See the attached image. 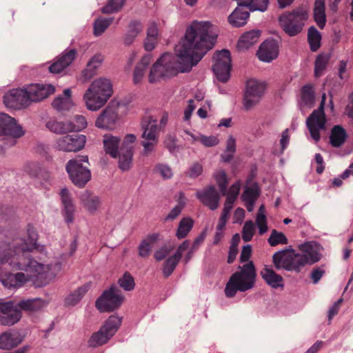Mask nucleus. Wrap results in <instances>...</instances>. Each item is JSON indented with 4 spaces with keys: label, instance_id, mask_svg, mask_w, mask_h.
Here are the masks:
<instances>
[{
    "label": "nucleus",
    "instance_id": "nucleus-1",
    "mask_svg": "<svg viewBox=\"0 0 353 353\" xmlns=\"http://www.w3.org/2000/svg\"><path fill=\"white\" fill-rule=\"evenodd\" d=\"M216 37V28L210 22H193L184 38L176 46L179 60L171 53L162 54L152 65L148 81L155 83L179 72L190 70L214 46Z\"/></svg>",
    "mask_w": 353,
    "mask_h": 353
},
{
    "label": "nucleus",
    "instance_id": "nucleus-2",
    "mask_svg": "<svg viewBox=\"0 0 353 353\" xmlns=\"http://www.w3.org/2000/svg\"><path fill=\"white\" fill-rule=\"evenodd\" d=\"M27 240L15 238L11 241H0V264H7L13 270L29 272L31 276L48 282L53 279L61 270L59 262L46 264L29 256L34 250L43 252V245L37 243L38 234L32 225L26 230Z\"/></svg>",
    "mask_w": 353,
    "mask_h": 353
},
{
    "label": "nucleus",
    "instance_id": "nucleus-3",
    "mask_svg": "<svg viewBox=\"0 0 353 353\" xmlns=\"http://www.w3.org/2000/svg\"><path fill=\"white\" fill-rule=\"evenodd\" d=\"M302 253L293 249H284L275 252L272 256L276 269H284L296 274L302 272L307 265H313L321 259V245L315 241H308L299 245Z\"/></svg>",
    "mask_w": 353,
    "mask_h": 353
},
{
    "label": "nucleus",
    "instance_id": "nucleus-4",
    "mask_svg": "<svg viewBox=\"0 0 353 353\" xmlns=\"http://www.w3.org/2000/svg\"><path fill=\"white\" fill-rule=\"evenodd\" d=\"M252 252V248L250 245L243 247L240 262L245 263L242 266H239V271L234 273L230 278L225 288V294L227 297L234 296L237 291L245 292L253 288L256 271L254 265L252 261H248Z\"/></svg>",
    "mask_w": 353,
    "mask_h": 353
},
{
    "label": "nucleus",
    "instance_id": "nucleus-5",
    "mask_svg": "<svg viewBox=\"0 0 353 353\" xmlns=\"http://www.w3.org/2000/svg\"><path fill=\"white\" fill-rule=\"evenodd\" d=\"M127 103L114 99L100 113L95 121V126L101 129H114L121 117L127 114Z\"/></svg>",
    "mask_w": 353,
    "mask_h": 353
},
{
    "label": "nucleus",
    "instance_id": "nucleus-6",
    "mask_svg": "<svg viewBox=\"0 0 353 353\" xmlns=\"http://www.w3.org/2000/svg\"><path fill=\"white\" fill-rule=\"evenodd\" d=\"M308 14L305 9L302 7L293 10L291 12H286L279 17V23L283 31L290 37L299 34L303 28Z\"/></svg>",
    "mask_w": 353,
    "mask_h": 353
},
{
    "label": "nucleus",
    "instance_id": "nucleus-7",
    "mask_svg": "<svg viewBox=\"0 0 353 353\" xmlns=\"http://www.w3.org/2000/svg\"><path fill=\"white\" fill-rule=\"evenodd\" d=\"M83 163H88L87 156L71 159L65 165L70 179L78 188H83L91 179L90 170Z\"/></svg>",
    "mask_w": 353,
    "mask_h": 353
},
{
    "label": "nucleus",
    "instance_id": "nucleus-8",
    "mask_svg": "<svg viewBox=\"0 0 353 353\" xmlns=\"http://www.w3.org/2000/svg\"><path fill=\"white\" fill-rule=\"evenodd\" d=\"M141 129L143 130L141 137V145L143 147L141 155L148 157L155 150L159 143V128L157 120L150 118L147 123H142Z\"/></svg>",
    "mask_w": 353,
    "mask_h": 353
},
{
    "label": "nucleus",
    "instance_id": "nucleus-9",
    "mask_svg": "<svg viewBox=\"0 0 353 353\" xmlns=\"http://www.w3.org/2000/svg\"><path fill=\"white\" fill-rule=\"evenodd\" d=\"M121 323V318L110 316L100 330L92 334L88 341L90 347H98L106 343L116 333Z\"/></svg>",
    "mask_w": 353,
    "mask_h": 353
},
{
    "label": "nucleus",
    "instance_id": "nucleus-10",
    "mask_svg": "<svg viewBox=\"0 0 353 353\" xmlns=\"http://www.w3.org/2000/svg\"><path fill=\"white\" fill-rule=\"evenodd\" d=\"M24 134L22 126L14 118L5 113L0 114V137H5L7 145H15L17 139Z\"/></svg>",
    "mask_w": 353,
    "mask_h": 353
},
{
    "label": "nucleus",
    "instance_id": "nucleus-11",
    "mask_svg": "<svg viewBox=\"0 0 353 353\" xmlns=\"http://www.w3.org/2000/svg\"><path fill=\"white\" fill-rule=\"evenodd\" d=\"M123 301L124 296L120 289L116 285H112L97 299L95 305L102 312H112L118 309Z\"/></svg>",
    "mask_w": 353,
    "mask_h": 353
},
{
    "label": "nucleus",
    "instance_id": "nucleus-12",
    "mask_svg": "<svg viewBox=\"0 0 353 353\" xmlns=\"http://www.w3.org/2000/svg\"><path fill=\"white\" fill-rule=\"evenodd\" d=\"M213 72L217 79L226 83L230 78L232 59L230 52L228 50H222L215 53L214 57Z\"/></svg>",
    "mask_w": 353,
    "mask_h": 353
},
{
    "label": "nucleus",
    "instance_id": "nucleus-13",
    "mask_svg": "<svg viewBox=\"0 0 353 353\" xmlns=\"http://www.w3.org/2000/svg\"><path fill=\"white\" fill-rule=\"evenodd\" d=\"M265 90L263 82L256 79H250L246 82L245 90L243 98V107L248 111L257 105L262 99Z\"/></svg>",
    "mask_w": 353,
    "mask_h": 353
},
{
    "label": "nucleus",
    "instance_id": "nucleus-14",
    "mask_svg": "<svg viewBox=\"0 0 353 353\" xmlns=\"http://www.w3.org/2000/svg\"><path fill=\"white\" fill-rule=\"evenodd\" d=\"M325 94H323L320 106L314 110L307 117L306 125L312 138L316 141L320 140V130L325 128L326 118L324 112Z\"/></svg>",
    "mask_w": 353,
    "mask_h": 353
},
{
    "label": "nucleus",
    "instance_id": "nucleus-15",
    "mask_svg": "<svg viewBox=\"0 0 353 353\" xmlns=\"http://www.w3.org/2000/svg\"><path fill=\"white\" fill-rule=\"evenodd\" d=\"M21 317L22 314L17 303L0 300V324L1 325H14L21 320Z\"/></svg>",
    "mask_w": 353,
    "mask_h": 353
},
{
    "label": "nucleus",
    "instance_id": "nucleus-16",
    "mask_svg": "<svg viewBox=\"0 0 353 353\" xmlns=\"http://www.w3.org/2000/svg\"><path fill=\"white\" fill-rule=\"evenodd\" d=\"M86 141L85 136L83 134H71L58 138L55 147L63 152H77L83 149Z\"/></svg>",
    "mask_w": 353,
    "mask_h": 353
},
{
    "label": "nucleus",
    "instance_id": "nucleus-17",
    "mask_svg": "<svg viewBox=\"0 0 353 353\" xmlns=\"http://www.w3.org/2000/svg\"><path fill=\"white\" fill-rule=\"evenodd\" d=\"M28 102L41 101L55 92V87L52 84H30L24 88Z\"/></svg>",
    "mask_w": 353,
    "mask_h": 353
},
{
    "label": "nucleus",
    "instance_id": "nucleus-18",
    "mask_svg": "<svg viewBox=\"0 0 353 353\" xmlns=\"http://www.w3.org/2000/svg\"><path fill=\"white\" fill-rule=\"evenodd\" d=\"M197 199L210 210H216L219 205L220 196L216 188L210 185L196 193Z\"/></svg>",
    "mask_w": 353,
    "mask_h": 353
},
{
    "label": "nucleus",
    "instance_id": "nucleus-19",
    "mask_svg": "<svg viewBox=\"0 0 353 353\" xmlns=\"http://www.w3.org/2000/svg\"><path fill=\"white\" fill-rule=\"evenodd\" d=\"M3 103L6 107L14 109H20L28 104L24 89L11 90L4 95Z\"/></svg>",
    "mask_w": 353,
    "mask_h": 353
},
{
    "label": "nucleus",
    "instance_id": "nucleus-20",
    "mask_svg": "<svg viewBox=\"0 0 353 353\" xmlns=\"http://www.w3.org/2000/svg\"><path fill=\"white\" fill-rule=\"evenodd\" d=\"M108 102L113 94L112 84L108 79L100 77L93 81L88 88Z\"/></svg>",
    "mask_w": 353,
    "mask_h": 353
},
{
    "label": "nucleus",
    "instance_id": "nucleus-21",
    "mask_svg": "<svg viewBox=\"0 0 353 353\" xmlns=\"http://www.w3.org/2000/svg\"><path fill=\"white\" fill-rule=\"evenodd\" d=\"M77 50L74 49L65 50L50 66L51 73L59 74L69 66L76 59Z\"/></svg>",
    "mask_w": 353,
    "mask_h": 353
},
{
    "label": "nucleus",
    "instance_id": "nucleus-22",
    "mask_svg": "<svg viewBox=\"0 0 353 353\" xmlns=\"http://www.w3.org/2000/svg\"><path fill=\"white\" fill-rule=\"evenodd\" d=\"M61 203L63 207V215L67 223H70L74 220L75 208L71 194L67 188H63L59 193Z\"/></svg>",
    "mask_w": 353,
    "mask_h": 353
},
{
    "label": "nucleus",
    "instance_id": "nucleus-23",
    "mask_svg": "<svg viewBox=\"0 0 353 353\" xmlns=\"http://www.w3.org/2000/svg\"><path fill=\"white\" fill-rule=\"evenodd\" d=\"M19 310L28 313L42 310L48 305V301L41 298L22 299L17 303Z\"/></svg>",
    "mask_w": 353,
    "mask_h": 353
},
{
    "label": "nucleus",
    "instance_id": "nucleus-24",
    "mask_svg": "<svg viewBox=\"0 0 353 353\" xmlns=\"http://www.w3.org/2000/svg\"><path fill=\"white\" fill-rule=\"evenodd\" d=\"M82 99L85 108L92 112L99 110L107 103L100 96L94 94L92 89L88 88L84 92Z\"/></svg>",
    "mask_w": 353,
    "mask_h": 353
},
{
    "label": "nucleus",
    "instance_id": "nucleus-25",
    "mask_svg": "<svg viewBox=\"0 0 353 353\" xmlns=\"http://www.w3.org/2000/svg\"><path fill=\"white\" fill-rule=\"evenodd\" d=\"M21 335L17 332H5L0 335V349L11 350L22 342Z\"/></svg>",
    "mask_w": 353,
    "mask_h": 353
},
{
    "label": "nucleus",
    "instance_id": "nucleus-26",
    "mask_svg": "<svg viewBox=\"0 0 353 353\" xmlns=\"http://www.w3.org/2000/svg\"><path fill=\"white\" fill-rule=\"evenodd\" d=\"M250 17V12L245 8L237 6L229 15L228 22L233 27L239 28L245 26Z\"/></svg>",
    "mask_w": 353,
    "mask_h": 353
},
{
    "label": "nucleus",
    "instance_id": "nucleus-27",
    "mask_svg": "<svg viewBox=\"0 0 353 353\" xmlns=\"http://www.w3.org/2000/svg\"><path fill=\"white\" fill-rule=\"evenodd\" d=\"M260 194L259 188L257 185L253 184L250 186H246L241 195V199L244 202L248 211L253 210L254 203Z\"/></svg>",
    "mask_w": 353,
    "mask_h": 353
},
{
    "label": "nucleus",
    "instance_id": "nucleus-28",
    "mask_svg": "<svg viewBox=\"0 0 353 353\" xmlns=\"http://www.w3.org/2000/svg\"><path fill=\"white\" fill-rule=\"evenodd\" d=\"M260 36L261 32L255 30L244 33L238 41L237 48L240 51L247 50L258 41Z\"/></svg>",
    "mask_w": 353,
    "mask_h": 353
},
{
    "label": "nucleus",
    "instance_id": "nucleus-29",
    "mask_svg": "<svg viewBox=\"0 0 353 353\" xmlns=\"http://www.w3.org/2000/svg\"><path fill=\"white\" fill-rule=\"evenodd\" d=\"M281 38L278 35L266 37V63L278 57Z\"/></svg>",
    "mask_w": 353,
    "mask_h": 353
},
{
    "label": "nucleus",
    "instance_id": "nucleus-30",
    "mask_svg": "<svg viewBox=\"0 0 353 353\" xmlns=\"http://www.w3.org/2000/svg\"><path fill=\"white\" fill-rule=\"evenodd\" d=\"M52 107L58 111L69 110L74 106L71 99V90L66 88L63 90V95L59 96L52 102Z\"/></svg>",
    "mask_w": 353,
    "mask_h": 353
},
{
    "label": "nucleus",
    "instance_id": "nucleus-31",
    "mask_svg": "<svg viewBox=\"0 0 353 353\" xmlns=\"http://www.w3.org/2000/svg\"><path fill=\"white\" fill-rule=\"evenodd\" d=\"M103 61V57L100 54L93 56L90 59L86 68L82 71V77L85 81L90 80L96 74V71L100 67Z\"/></svg>",
    "mask_w": 353,
    "mask_h": 353
},
{
    "label": "nucleus",
    "instance_id": "nucleus-32",
    "mask_svg": "<svg viewBox=\"0 0 353 353\" xmlns=\"http://www.w3.org/2000/svg\"><path fill=\"white\" fill-rule=\"evenodd\" d=\"M152 57L150 54H146L142 57L140 61L135 66L133 73V81L134 83H140L145 73L148 65L151 63Z\"/></svg>",
    "mask_w": 353,
    "mask_h": 353
},
{
    "label": "nucleus",
    "instance_id": "nucleus-33",
    "mask_svg": "<svg viewBox=\"0 0 353 353\" xmlns=\"http://www.w3.org/2000/svg\"><path fill=\"white\" fill-rule=\"evenodd\" d=\"M159 239V233H153L148 235L145 239L141 241L139 246V255L143 258L148 256Z\"/></svg>",
    "mask_w": 353,
    "mask_h": 353
},
{
    "label": "nucleus",
    "instance_id": "nucleus-34",
    "mask_svg": "<svg viewBox=\"0 0 353 353\" xmlns=\"http://www.w3.org/2000/svg\"><path fill=\"white\" fill-rule=\"evenodd\" d=\"M347 134L345 130L340 125H334L330 136V143L334 148H340L345 143Z\"/></svg>",
    "mask_w": 353,
    "mask_h": 353
},
{
    "label": "nucleus",
    "instance_id": "nucleus-35",
    "mask_svg": "<svg viewBox=\"0 0 353 353\" xmlns=\"http://www.w3.org/2000/svg\"><path fill=\"white\" fill-rule=\"evenodd\" d=\"M79 199L84 207L90 212H95L101 203L99 198L88 190L83 191Z\"/></svg>",
    "mask_w": 353,
    "mask_h": 353
},
{
    "label": "nucleus",
    "instance_id": "nucleus-36",
    "mask_svg": "<svg viewBox=\"0 0 353 353\" xmlns=\"http://www.w3.org/2000/svg\"><path fill=\"white\" fill-rule=\"evenodd\" d=\"M120 139L110 134H105L103 137V145L105 151L112 157L117 158L118 157V149L120 144Z\"/></svg>",
    "mask_w": 353,
    "mask_h": 353
},
{
    "label": "nucleus",
    "instance_id": "nucleus-37",
    "mask_svg": "<svg viewBox=\"0 0 353 353\" xmlns=\"http://www.w3.org/2000/svg\"><path fill=\"white\" fill-rule=\"evenodd\" d=\"M314 19L319 28L323 29L326 22L325 0H315Z\"/></svg>",
    "mask_w": 353,
    "mask_h": 353
},
{
    "label": "nucleus",
    "instance_id": "nucleus-38",
    "mask_svg": "<svg viewBox=\"0 0 353 353\" xmlns=\"http://www.w3.org/2000/svg\"><path fill=\"white\" fill-rule=\"evenodd\" d=\"M143 30L142 23L137 20H132L130 22L128 30L124 37V43L125 45H130L135 38Z\"/></svg>",
    "mask_w": 353,
    "mask_h": 353
},
{
    "label": "nucleus",
    "instance_id": "nucleus-39",
    "mask_svg": "<svg viewBox=\"0 0 353 353\" xmlns=\"http://www.w3.org/2000/svg\"><path fill=\"white\" fill-rule=\"evenodd\" d=\"M321 34L314 26L310 27L307 32V41L310 50L316 52L321 47Z\"/></svg>",
    "mask_w": 353,
    "mask_h": 353
},
{
    "label": "nucleus",
    "instance_id": "nucleus-40",
    "mask_svg": "<svg viewBox=\"0 0 353 353\" xmlns=\"http://www.w3.org/2000/svg\"><path fill=\"white\" fill-rule=\"evenodd\" d=\"M90 288L88 283L79 287L74 292L70 294L65 299V303L69 305H76L85 294Z\"/></svg>",
    "mask_w": 353,
    "mask_h": 353
},
{
    "label": "nucleus",
    "instance_id": "nucleus-41",
    "mask_svg": "<svg viewBox=\"0 0 353 353\" xmlns=\"http://www.w3.org/2000/svg\"><path fill=\"white\" fill-rule=\"evenodd\" d=\"M194 224V221L190 217L183 218L178 226L176 232V236L179 239L185 238L190 231L192 230Z\"/></svg>",
    "mask_w": 353,
    "mask_h": 353
},
{
    "label": "nucleus",
    "instance_id": "nucleus-42",
    "mask_svg": "<svg viewBox=\"0 0 353 353\" xmlns=\"http://www.w3.org/2000/svg\"><path fill=\"white\" fill-rule=\"evenodd\" d=\"M266 283L273 288H281L283 289L284 287L283 277L269 268H266Z\"/></svg>",
    "mask_w": 353,
    "mask_h": 353
},
{
    "label": "nucleus",
    "instance_id": "nucleus-43",
    "mask_svg": "<svg viewBox=\"0 0 353 353\" xmlns=\"http://www.w3.org/2000/svg\"><path fill=\"white\" fill-rule=\"evenodd\" d=\"M119 168L122 171L128 170L132 165V159L133 156V152L131 151L130 148L128 150L121 151L120 150L119 152Z\"/></svg>",
    "mask_w": 353,
    "mask_h": 353
},
{
    "label": "nucleus",
    "instance_id": "nucleus-44",
    "mask_svg": "<svg viewBox=\"0 0 353 353\" xmlns=\"http://www.w3.org/2000/svg\"><path fill=\"white\" fill-rule=\"evenodd\" d=\"M238 6L248 8L250 11H265V0H236Z\"/></svg>",
    "mask_w": 353,
    "mask_h": 353
},
{
    "label": "nucleus",
    "instance_id": "nucleus-45",
    "mask_svg": "<svg viewBox=\"0 0 353 353\" xmlns=\"http://www.w3.org/2000/svg\"><path fill=\"white\" fill-rule=\"evenodd\" d=\"M46 128L55 134H64L70 132L68 122L50 120L46 124Z\"/></svg>",
    "mask_w": 353,
    "mask_h": 353
},
{
    "label": "nucleus",
    "instance_id": "nucleus-46",
    "mask_svg": "<svg viewBox=\"0 0 353 353\" xmlns=\"http://www.w3.org/2000/svg\"><path fill=\"white\" fill-rule=\"evenodd\" d=\"M236 152V139L232 135H230L226 141V148L221 154V159L224 162H229L234 157Z\"/></svg>",
    "mask_w": 353,
    "mask_h": 353
},
{
    "label": "nucleus",
    "instance_id": "nucleus-47",
    "mask_svg": "<svg viewBox=\"0 0 353 353\" xmlns=\"http://www.w3.org/2000/svg\"><path fill=\"white\" fill-rule=\"evenodd\" d=\"M330 60V56L326 54H320L317 56L314 65L315 77H319L323 74Z\"/></svg>",
    "mask_w": 353,
    "mask_h": 353
},
{
    "label": "nucleus",
    "instance_id": "nucleus-48",
    "mask_svg": "<svg viewBox=\"0 0 353 353\" xmlns=\"http://www.w3.org/2000/svg\"><path fill=\"white\" fill-rule=\"evenodd\" d=\"M268 242L272 247H275L279 245H286L288 244V241L283 232H278L274 229L272 230L271 234L268 239Z\"/></svg>",
    "mask_w": 353,
    "mask_h": 353
},
{
    "label": "nucleus",
    "instance_id": "nucleus-49",
    "mask_svg": "<svg viewBox=\"0 0 353 353\" xmlns=\"http://www.w3.org/2000/svg\"><path fill=\"white\" fill-rule=\"evenodd\" d=\"M70 132L80 131L87 126V121L83 115H75L70 121H67Z\"/></svg>",
    "mask_w": 353,
    "mask_h": 353
},
{
    "label": "nucleus",
    "instance_id": "nucleus-50",
    "mask_svg": "<svg viewBox=\"0 0 353 353\" xmlns=\"http://www.w3.org/2000/svg\"><path fill=\"white\" fill-rule=\"evenodd\" d=\"M113 18L98 19L94 23V34L100 36L112 23Z\"/></svg>",
    "mask_w": 353,
    "mask_h": 353
},
{
    "label": "nucleus",
    "instance_id": "nucleus-51",
    "mask_svg": "<svg viewBox=\"0 0 353 353\" xmlns=\"http://www.w3.org/2000/svg\"><path fill=\"white\" fill-rule=\"evenodd\" d=\"M177 205L171 210L165 217V220H174L181 212L185 205V198L183 194L181 193L177 201Z\"/></svg>",
    "mask_w": 353,
    "mask_h": 353
},
{
    "label": "nucleus",
    "instance_id": "nucleus-52",
    "mask_svg": "<svg viewBox=\"0 0 353 353\" xmlns=\"http://www.w3.org/2000/svg\"><path fill=\"white\" fill-rule=\"evenodd\" d=\"M118 283L120 287L125 291H131L135 286L134 278L127 272L119 279Z\"/></svg>",
    "mask_w": 353,
    "mask_h": 353
},
{
    "label": "nucleus",
    "instance_id": "nucleus-53",
    "mask_svg": "<svg viewBox=\"0 0 353 353\" xmlns=\"http://www.w3.org/2000/svg\"><path fill=\"white\" fill-rule=\"evenodd\" d=\"M180 259L174 254L169 257L165 262L163 273L165 276H169L174 270Z\"/></svg>",
    "mask_w": 353,
    "mask_h": 353
},
{
    "label": "nucleus",
    "instance_id": "nucleus-54",
    "mask_svg": "<svg viewBox=\"0 0 353 353\" xmlns=\"http://www.w3.org/2000/svg\"><path fill=\"white\" fill-rule=\"evenodd\" d=\"M256 226L252 221H247L242 230V238L248 242L250 241L255 232Z\"/></svg>",
    "mask_w": 353,
    "mask_h": 353
},
{
    "label": "nucleus",
    "instance_id": "nucleus-55",
    "mask_svg": "<svg viewBox=\"0 0 353 353\" xmlns=\"http://www.w3.org/2000/svg\"><path fill=\"white\" fill-rule=\"evenodd\" d=\"M301 99L305 105H311L314 100V94L310 85H305L301 89Z\"/></svg>",
    "mask_w": 353,
    "mask_h": 353
},
{
    "label": "nucleus",
    "instance_id": "nucleus-56",
    "mask_svg": "<svg viewBox=\"0 0 353 353\" xmlns=\"http://www.w3.org/2000/svg\"><path fill=\"white\" fill-rule=\"evenodd\" d=\"M125 0H110L107 5L101 8L105 14H110L119 10L124 4Z\"/></svg>",
    "mask_w": 353,
    "mask_h": 353
},
{
    "label": "nucleus",
    "instance_id": "nucleus-57",
    "mask_svg": "<svg viewBox=\"0 0 353 353\" xmlns=\"http://www.w3.org/2000/svg\"><path fill=\"white\" fill-rule=\"evenodd\" d=\"M215 179L219 186L220 191L223 195H225L227 192V176L224 171H219L215 174Z\"/></svg>",
    "mask_w": 353,
    "mask_h": 353
},
{
    "label": "nucleus",
    "instance_id": "nucleus-58",
    "mask_svg": "<svg viewBox=\"0 0 353 353\" xmlns=\"http://www.w3.org/2000/svg\"><path fill=\"white\" fill-rule=\"evenodd\" d=\"M154 171L165 179H170L173 175L172 169L166 164L159 163L156 165Z\"/></svg>",
    "mask_w": 353,
    "mask_h": 353
},
{
    "label": "nucleus",
    "instance_id": "nucleus-59",
    "mask_svg": "<svg viewBox=\"0 0 353 353\" xmlns=\"http://www.w3.org/2000/svg\"><path fill=\"white\" fill-rule=\"evenodd\" d=\"M325 270L324 265L315 267L312 269L310 273V279L314 284H316L319 282L321 278L325 275Z\"/></svg>",
    "mask_w": 353,
    "mask_h": 353
},
{
    "label": "nucleus",
    "instance_id": "nucleus-60",
    "mask_svg": "<svg viewBox=\"0 0 353 353\" xmlns=\"http://www.w3.org/2000/svg\"><path fill=\"white\" fill-rule=\"evenodd\" d=\"M201 134L199 132H194L188 130H183L181 137L185 141L190 143L195 144L196 143L199 142Z\"/></svg>",
    "mask_w": 353,
    "mask_h": 353
},
{
    "label": "nucleus",
    "instance_id": "nucleus-61",
    "mask_svg": "<svg viewBox=\"0 0 353 353\" xmlns=\"http://www.w3.org/2000/svg\"><path fill=\"white\" fill-rule=\"evenodd\" d=\"M264 205H261L259 208L256 216V223L259 230V233L263 234L265 233V212Z\"/></svg>",
    "mask_w": 353,
    "mask_h": 353
},
{
    "label": "nucleus",
    "instance_id": "nucleus-62",
    "mask_svg": "<svg viewBox=\"0 0 353 353\" xmlns=\"http://www.w3.org/2000/svg\"><path fill=\"white\" fill-rule=\"evenodd\" d=\"M137 139V137L133 134H128L121 144V150H128L129 148H130L131 151L133 152L134 147L133 143L135 142Z\"/></svg>",
    "mask_w": 353,
    "mask_h": 353
},
{
    "label": "nucleus",
    "instance_id": "nucleus-63",
    "mask_svg": "<svg viewBox=\"0 0 353 353\" xmlns=\"http://www.w3.org/2000/svg\"><path fill=\"white\" fill-rule=\"evenodd\" d=\"M199 142L205 147H213L219 143V140L215 136H205L203 134H201Z\"/></svg>",
    "mask_w": 353,
    "mask_h": 353
},
{
    "label": "nucleus",
    "instance_id": "nucleus-64",
    "mask_svg": "<svg viewBox=\"0 0 353 353\" xmlns=\"http://www.w3.org/2000/svg\"><path fill=\"white\" fill-rule=\"evenodd\" d=\"M203 172V165L199 163H194L190 168L189 176L191 178H196Z\"/></svg>",
    "mask_w": 353,
    "mask_h": 353
}]
</instances>
